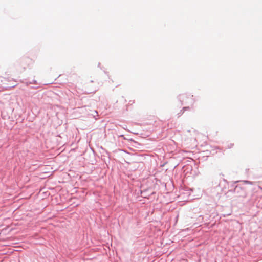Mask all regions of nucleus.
I'll list each match as a JSON object with an SVG mask.
<instances>
[{
    "label": "nucleus",
    "instance_id": "1",
    "mask_svg": "<svg viewBox=\"0 0 262 262\" xmlns=\"http://www.w3.org/2000/svg\"><path fill=\"white\" fill-rule=\"evenodd\" d=\"M24 62L25 64L28 66L29 67L33 63V61L32 59H30L29 58H26L25 59Z\"/></svg>",
    "mask_w": 262,
    "mask_h": 262
},
{
    "label": "nucleus",
    "instance_id": "2",
    "mask_svg": "<svg viewBox=\"0 0 262 262\" xmlns=\"http://www.w3.org/2000/svg\"><path fill=\"white\" fill-rule=\"evenodd\" d=\"M3 82V80L1 79L0 80V82Z\"/></svg>",
    "mask_w": 262,
    "mask_h": 262
},
{
    "label": "nucleus",
    "instance_id": "3",
    "mask_svg": "<svg viewBox=\"0 0 262 262\" xmlns=\"http://www.w3.org/2000/svg\"><path fill=\"white\" fill-rule=\"evenodd\" d=\"M34 83L36 84V81H34Z\"/></svg>",
    "mask_w": 262,
    "mask_h": 262
},
{
    "label": "nucleus",
    "instance_id": "4",
    "mask_svg": "<svg viewBox=\"0 0 262 262\" xmlns=\"http://www.w3.org/2000/svg\"><path fill=\"white\" fill-rule=\"evenodd\" d=\"M2 77L0 76V78H1Z\"/></svg>",
    "mask_w": 262,
    "mask_h": 262
}]
</instances>
